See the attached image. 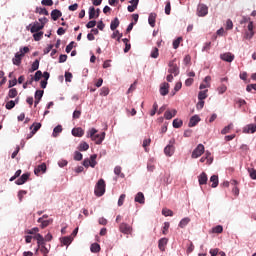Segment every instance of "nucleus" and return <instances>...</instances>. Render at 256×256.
Here are the masks:
<instances>
[{
    "label": "nucleus",
    "mask_w": 256,
    "mask_h": 256,
    "mask_svg": "<svg viewBox=\"0 0 256 256\" xmlns=\"http://www.w3.org/2000/svg\"><path fill=\"white\" fill-rule=\"evenodd\" d=\"M135 203H140V205L145 204V195L143 192H138L134 198Z\"/></svg>",
    "instance_id": "19"
},
{
    "label": "nucleus",
    "mask_w": 256,
    "mask_h": 256,
    "mask_svg": "<svg viewBox=\"0 0 256 256\" xmlns=\"http://www.w3.org/2000/svg\"><path fill=\"white\" fill-rule=\"evenodd\" d=\"M5 107L6 109H8V111H11V109L15 107V102H13V100H10L6 103Z\"/></svg>",
    "instance_id": "58"
},
{
    "label": "nucleus",
    "mask_w": 256,
    "mask_h": 256,
    "mask_svg": "<svg viewBox=\"0 0 256 256\" xmlns=\"http://www.w3.org/2000/svg\"><path fill=\"white\" fill-rule=\"evenodd\" d=\"M92 141H95L96 145H101L103 141H105V132H102L101 134H96L93 138Z\"/></svg>",
    "instance_id": "14"
},
{
    "label": "nucleus",
    "mask_w": 256,
    "mask_h": 256,
    "mask_svg": "<svg viewBox=\"0 0 256 256\" xmlns=\"http://www.w3.org/2000/svg\"><path fill=\"white\" fill-rule=\"evenodd\" d=\"M39 69V59H36L32 65H31V69L29 70L30 73H33L35 71H37Z\"/></svg>",
    "instance_id": "37"
},
{
    "label": "nucleus",
    "mask_w": 256,
    "mask_h": 256,
    "mask_svg": "<svg viewBox=\"0 0 256 256\" xmlns=\"http://www.w3.org/2000/svg\"><path fill=\"white\" fill-rule=\"evenodd\" d=\"M75 45V42L71 41L67 46H66V53H71V51H73V47Z\"/></svg>",
    "instance_id": "60"
},
{
    "label": "nucleus",
    "mask_w": 256,
    "mask_h": 256,
    "mask_svg": "<svg viewBox=\"0 0 256 256\" xmlns=\"http://www.w3.org/2000/svg\"><path fill=\"white\" fill-rule=\"evenodd\" d=\"M18 92H17V88H11L8 91V95L6 97V101H9V99H15V97H17Z\"/></svg>",
    "instance_id": "26"
},
{
    "label": "nucleus",
    "mask_w": 256,
    "mask_h": 256,
    "mask_svg": "<svg viewBox=\"0 0 256 256\" xmlns=\"http://www.w3.org/2000/svg\"><path fill=\"white\" fill-rule=\"evenodd\" d=\"M35 13H38L39 15H49V11L47 8H41V7H36Z\"/></svg>",
    "instance_id": "36"
},
{
    "label": "nucleus",
    "mask_w": 256,
    "mask_h": 256,
    "mask_svg": "<svg viewBox=\"0 0 256 256\" xmlns=\"http://www.w3.org/2000/svg\"><path fill=\"white\" fill-rule=\"evenodd\" d=\"M88 15H89V19H95L96 17V11H95V7L94 6H90L89 7V11H88Z\"/></svg>",
    "instance_id": "39"
},
{
    "label": "nucleus",
    "mask_w": 256,
    "mask_h": 256,
    "mask_svg": "<svg viewBox=\"0 0 256 256\" xmlns=\"http://www.w3.org/2000/svg\"><path fill=\"white\" fill-rule=\"evenodd\" d=\"M95 133H97V129L91 128V129L88 131L86 137H88V138L91 137V139L93 140V138L95 137V135H97V134H95Z\"/></svg>",
    "instance_id": "48"
},
{
    "label": "nucleus",
    "mask_w": 256,
    "mask_h": 256,
    "mask_svg": "<svg viewBox=\"0 0 256 256\" xmlns=\"http://www.w3.org/2000/svg\"><path fill=\"white\" fill-rule=\"evenodd\" d=\"M41 77H43V72L41 70H37L35 75L33 76L34 81H41Z\"/></svg>",
    "instance_id": "40"
},
{
    "label": "nucleus",
    "mask_w": 256,
    "mask_h": 256,
    "mask_svg": "<svg viewBox=\"0 0 256 256\" xmlns=\"http://www.w3.org/2000/svg\"><path fill=\"white\" fill-rule=\"evenodd\" d=\"M71 133L73 137H83L85 135V131L81 127L72 129Z\"/></svg>",
    "instance_id": "21"
},
{
    "label": "nucleus",
    "mask_w": 256,
    "mask_h": 256,
    "mask_svg": "<svg viewBox=\"0 0 256 256\" xmlns=\"http://www.w3.org/2000/svg\"><path fill=\"white\" fill-rule=\"evenodd\" d=\"M165 14L166 15H171V1H166L165 5Z\"/></svg>",
    "instance_id": "49"
},
{
    "label": "nucleus",
    "mask_w": 256,
    "mask_h": 256,
    "mask_svg": "<svg viewBox=\"0 0 256 256\" xmlns=\"http://www.w3.org/2000/svg\"><path fill=\"white\" fill-rule=\"evenodd\" d=\"M43 25L39 23V21H34L33 23H30L28 26H26V31H30V33H37L39 31H42Z\"/></svg>",
    "instance_id": "4"
},
{
    "label": "nucleus",
    "mask_w": 256,
    "mask_h": 256,
    "mask_svg": "<svg viewBox=\"0 0 256 256\" xmlns=\"http://www.w3.org/2000/svg\"><path fill=\"white\" fill-rule=\"evenodd\" d=\"M90 251L91 253H99V251H101V245L97 242L91 244Z\"/></svg>",
    "instance_id": "33"
},
{
    "label": "nucleus",
    "mask_w": 256,
    "mask_h": 256,
    "mask_svg": "<svg viewBox=\"0 0 256 256\" xmlns=\"http://www.w3.org/2000/svg\"><path fill=\"white\" fill-rule=\"evenodd\" d=\"M34 239L37 240L36 252L39 251V249H40V253H42L43 255H47L51 249V244H49L47 247V242H45V238L43 237V235H41L39 233H37L34 236Z\"/></svg>",
    "instance_id": "1"
},
{
    "label": "nucleus",
    "mask_w": 256,
    "mask_h": 256,
    "mask_svg": "<svg viewBox=\"0 0 256 256\" xmlns=\"http://www.w3.org/2000/svg\"><path fill=\"white\" fill-rule=\"evenodd\" d=\"M174 153H175V146H173V144H168L164 148V154L166 155V157H173Z\"/></svg>",
    "instance_id": "13"
},
{
    "label": "nucleus",
    "mask_w": 256,
    "mask_h": 256,
    "mask_svg": "<svg viewBox=\"0 0 256 256\" xmlns=\"http://www.w3.org/2000/svg\"><path fill=\"white\" fill-rule=\"evenodd\" d=\"M96 165H97V154H92L90 156V167H92V169H95Z\"/></svg>",
    "instance_id": "35"
},
{
    "label": "nucleus",
    "mask_w": 256,
    "mask_h": 256,
    "mask_svg": "<svg viewBox=\"0 0 256 256\" xmlns=\"http://www.w3.org/2000/svg\"><path fill=\"white\" fill-rule=\"evenodd\" d=\"M119 229L121 233H124L125 235H129L133 228H131L129 224L123 222L120 224Z\"/></svg>",
    "instance_id": "12"
},
{
    "label": "nucleus",
    "mask_w": 256,
    "mask_h": 256,
    "mask_svg": "<svg viewBox=\"0 0 256 256\" xmlns=\"http://www.w3.org/2000/svg\"><path fill=\"white\" fill-rule=\"evenodd\" d=\"M24 195H27V191L26 190H20L18 192V199H19L20 203H21V201H23V196Z\"/></svg>",
    "instance_id": "64"
},
{
    "label": "nucleus",
    "mask_w": 256,
    "mask_h": 256,
    "mask_svg": "<svg viewBox=\"0 0 256 256\" xmlns=\"http://www.w3.org/2000/svg\"><path fill=\"white\" fill-rule=\"evenodd\" d=\"M190 222L191 219L189 217H185L179 222L178 226L180 227V229H185V227H187V225H189Z\"/></svg>",
    "instance_id": "31"
},
{
    "label": "nucleus",
    "mask_w": 256,
    "mask_h": 256,
    "mask_svg": "<svg viewBox=\"0 0 256 256\" xmlns=\"http://www.w3.org/2000/svg\"><path fill=\"white\" fill-rule=\"evenodd\" d=\"M33 39L34 41H41V39H43V31L34 32Z\"/></svg>",
    "instance_id": "38"
},
{
    "label": "nucleus",
    "mask_w": 256,
    "mask_h": 256,
    "mask_svg": "<svg viewBox=\"0 0 256 256\" xmlns=\"http://www.w3.org/2000/svg\"><path fill=\"white\" fill-rule=\"evenodd\" d=\"M25 53H29V47L27 46L20 48L19 52L15 53V56L12 59L13 65L19 67V65H21V60L23 59V57H25Z\"/></svg>",
    "instance_id": "2"
},
{
    "label": "nucleus",
    "mask_w": 256,
    "mask_h": 256,
    "mask_svg": "<svg viewBox=\"0 0 256 256\" xmlns=\"http://www.w3.org/2000/svg\"><path fill=\"white\" fill-rule=\"evenodd\" d=\"M41 122H35L30 126V130H32V135H35L39 129H41Z\"/></svg>",
    "instance_id": "30"
},
{
    "label": "nucleus",
    "mask_w": 256,
    "mask_h": 256,
    "mask_svg": "<svg viewBox=\"0 0 256 256\" xmlns=\"http://www.w3.org/2000/svg\"><path fill=\"white\" fill-rule=\"evenodd\" d=\"M204 157H207V163L208 165H211V163H213V157L211 156V152L209 151H206L205 153V156Z\"/></svg>",
    "instance_id": "56"
},
{
    "label": "nucleus",
    "mask_w": 256,
    "mask_h": 256,
    "mask_svg": "<svg viewBox=\"0 0 256 256\" xmlns=\"http://www.w3.org/2000/svg\"><path fill=\"white\" fill-rule=\"evenodd\" d=\"M168 67V73L174 75V77H177V75H179V66L176 65L175 60L170 61Z\"/></svg>",
    "instance_id": "7"
},
{
    "label": "nucleus",
    "mask_w": 256,
    "mask_h": 256,
    "mask_svg": "<svg viewBox=\"0 0 256 256\" xmlns=\"http://www.w3.org/2000/svg\"><path fill=\"white\" fill-rule=\"evenodd\" d=\"M220 59H222V61H226V63H233L235 55L231 54V52H226L220 55Z\"/></svg>",
    "instance_id": "9"
},
{
    "label": "nucleus",
    "mask_w": 256,
    "mask_h": 256,
    "mask_svg": "<svg viewBox=\"0 0 256 256\" xmlns=\"http://www.w3.org/2000/svg\"><path fill=\"white\" fill-rule=\"evenodd\" d=\"M231 129H233V124H229L228 126L224 127L221 130L222 135H227V133H229V131H231Z\"/></svg>",
    "instance_id": "50"
},
{
    "label": "nucleus",
    "mask_w": 256,
    "mask_h": 256,
    "mask_svg": "<svg viewBox=\"0 0 256 256\" xmlns=\"http://www.w3.org/2000/svg\"><path fill=\"white\" fill-rule=\"evenodd\" d=\"M162 215L164 217H173V212L170 209L164 208L162 209Z\"/></svg>",
    "instance_id": "46"
},
{
    "label": "nucleus",
    "mask_w": 256,
    "mask_h": 256,
    "mask_svg": "<svg viewBox=\"0 0 256 256\" xmlns=\"http://www.w3.org/2000/svg\"><path fill=\"white\" fill-rule=\"evenodd\" d=\"M199 121H201V118L199 117V115L196 114L192 116L189 120L188 127H195L197 123H199Z\"/></svg>",
    "instance_id": "20"
},
{
    "label": "nucleus",
    "mask_w": 256,
    "mask_h": 256,
    "mask_svg": "<svg viewBox=\"0 0 256 256\" xmlns=\"http://www.w3.org/2000/svg\"><path fill=\"white\" fill-rule=\"evenodd\" d=\"M207 173L202 172L199 176H198V183L199 185H207Z\"/></svg>",
    "instance_id": "23"
},
{
    "label": "nucleus",
    "mask_w": 256,
    "mask_h": 256,
    "mask_svg": "<svg viewBox=\"0 0 256 256\" xmlns=\"http://www.w3.org/2000/svg\"><path fill=\"white\" fill-rule=\"evenodd\" d=\"M100 95L101 97H107V95H109V88L102 87L100 90Z\"/></svg>",
    "instance_id": "53"
},
{
    "label": "nucleus",
    "mask_w": 256,
    "mask_h": 256,
    "mask_svg": "<svg viewBox=\"0 0 256 256\" xmlns=\"http://www.w3.org/2000/svg\"><path fill=\"white\" fill-rule=\"evenodd\" d=\"M62 245L69 247L71 243H73V238L71 236H64L60 239Z\"/></svg>",
    "instance_id": "22"
},
{
    "label": "nucleus",
    "mask_w": 256,
    "mask_h": 256,
    "mask_svg": "<svg viewBox=\"0 0 256 256\" xmlns=\"http://www.w3.org/2000/svg\"><path fill=\"white\" fill-rule=\"evenodd\" d=\"M45 91L43 90H36L35 94H34V107H37V105H39V103H41V99H43V95H44Z\"/></svg>",
    "instance_id": "8"
},
{
    "label": "nucleus",
    "mask_w": 256,
    "mask_h": 256,
    "mask_svg": "<svg viewBox=\"0 0 256 256\" xmlns=\"http://www.w3.org/2000/svg\"><path fill=\"white\" fill-rule=\"evenodd\" d=\"M64 77L66 83H71V79H73V74L71 72H65Z\"/></svg>",
    "instance_id": "55"
},
{
    "label": "nucleus",
    "mask_w": 256,
    "mask_h": 256,
    "mask_svg": "<svg viewBox=\"0 0 256 256\" xmlns=\"http://www.w3.org/2000/svg\"><path fill=\"white\" fill-rule=\"evenodd\" d=\"M172 125L174 129H181V127H183V120L176 118L173 120Z\"/></svg>",
    "instance_id": "34"
},
{
    "label": "nucleus",
    "mask_w": 256,
    "mask_h": 256,
    "mask_svg": "<svg viewBox=\"0 0 256 256\" xmlns=\"http://www.w3.org/2000/svg\"><path fill=\"white\" fill-rule=\"evenodd\" d=\"M63 133V126L61 124H58L56 127H54L52 132V137L57 138L59 137V134Z\"/></svg>",
    "instance_id": "24"
},
{
    "label": "nucleus",
    "mask_w": 256,
    "mask_h": 256,
    "mask_svg": "<svg viewBox=\"0 0 256 256\" xmlns=\"http://www.w3.org/2000/svg\"><path fill=\"white\" fill-rule=\"evenodd\" d=\"M248 173L250 175V178L255 181L256 180V170H255V168H248Z\"/></svg>",
    "instance_id": "52"
},
{
    "label": "nucleus",
    "mask_w": 256,
    "mask_h": 256,
    "mask_svg": "<svg viewBox=\"0 0 256 256\" xmlns=\"http://www.w3.org/2000/svg\"><path fill=\"white\" fill-rule=\"evenodd\" d=\"M236 103H237L239 109H241V107H243V105H247V101H245L244 99H241V98H238L236 100Z\"/></svg>",
    "instance_id": "59"
},
{
    "label": "nucleus",
    "mask_w": 256,
    "mask_h": 256,
    "mask_svg": "<svg viewBox=\"0 0 256 256\" xmlns=\"http://www.w3.org/2000/svg\"><path fill=\"white\" fill-rule=\"evenodd\" d=\"M156 19H157V13L151 12L148 17V23L150 27H155Z\"/></svg>",
    "instance_id": "25"
},
{
    "label": "nucleus",
    "mask_w": 256,
    "mask_h": 256,
    "mask_svg": "<svg viewBox=\"0 0 256 256\" xmlns=\"http://www.w3.org/2000/svg\"><path fill=\"white\" fill-rule=\"evenodd\" d=\"M41 5L44 7H53V0H42Z\"/></svg>",
    "instance_id": "54"
},
{
    "label": "nucleus",
    "mask_w": 256,
    "mask_h": 256,
    "mask_svg": "<svg viewBox=\"0 0 256 256\" xmlns=\"http://www.w3.org/2000/svg\"><path fill=\"white\" fill-rule=\"evenodd\" d=\"M159 93L160 95H162V97L169 95V83L167 82L162 83L160 85Z\"/></svg>",
    "instance_id": "11"
},
{
    "label": "nucleus",
    "mask_w": 256,
    "mask_h": 256,
    "mask_svg": "<svg viewBox=\"0 0 256 256\" xmlns=\"http://www.w3.org/2000/svg\"><path fill=\"white\" fill-rule=\"evenodd\" d=\"M218 95H223L227 91V86L225 84H221L218 88Z\"/></svg>",
    "instance_id": "42"
},
{
    "label": "nucleus",
    "mask_w": 256,
    "mask_h": 256,
    "mask_svg": "<svg viewBox=\"0 0 256 256\" xmlns=\"http://www.w3.org/2000/svg\"><path fill=\"white\" fill-rule=\"evenodd\" d=\"M105 187V180L99 179L94 189V194L96 195V197H103V195H105Z\"/></svg>",
    "instance_id": "3"
},
{
    "label": "nucleus",
    "mask_w": 256,
    "mask_h": 256,
    "mask_svg": "<svg viewBox=\"0 0 256 256\" xmlns=\"http://www.w3.org/2000/svg\"><path fill=\"white\" fill-rule=\"evenodd\" d=\"M83 160V154L79 151L74 152V161H82Z\"/></svg>",
    "instance_id": "47"
},
{
    "label": "nucleus",
    "mask_w": 256,
    "mask_h": 256,
    "mask_svg": "<svg viewBox=\"0 0 256 256\" xmlns=\"http://www.w3.org/2000/svg\"><path fill=\"white\" fill-rule=\"evenodd\" d=\"M78 149L79 151H87L89 149V144H87V142H81Z\"/></svg>",
    "instance_id": "43"
},
{
    "label": "nucleus",
    "mask_w": 256,
    "mask_h": 256,
    "mask_svg": "<svg viewBox=\"0 0 256 256\" xmlns=\"http://www.w3.org/2000/svg\"><path fill=\"white\" fill-rule=\"evenodd\" d=\"M213 233H223V226L217 225L212 229Z\"/></svg>",
    "instance_id": "63"
},
{
    "label": "nucleus",
    "mask_w": 256,
    "mask_h": 256,
    "mask_svg": "<svg viewBox=\"0 0 256 256\" xmlns=\"http://www.w3.org/2000/svg\"><path fill=\"white\" fill-rule=\"evenodd\" d=\"M243 133H247V134L256 133V124H247V125L243 128Z\"/></svg>",
    "instance_id": "15"
},
{
    "label": "nucleus",
    "mask_w": 256,
    "mask_h": 256,
    "mask_svg": "<svg viewBox=\"0 0 256 256\" xmlns=\"http://www.w3.org/2000/svg\"><path fill=\"white\" fill-rule=\"evenodd\" d=\"M175 115H177V110H167L164 113V118L167 119V121L171 120L172 117H175Z\"/></svg>",
    "instance_id": "29"
},
{
    "label": "nucleus",
    "mask_w": 256,
    "mask_h": 256,
    "mask_svg": "<svg viewBox=\"0 0 256 256\" xmlns=\"http://www.w3.org/2000/svg\"><path fill=\"white\" fill-rule=\"evenodd\" d=\"M150 57H152V59H157V57H159V48L154 47L150 53Z\"/></svg>",
    "instance_id": "41"
},
{
    "label": "nucleus",
    "mask_w": 256,
    "mask_h": 256,
    "mask_svg": "<svg viewBox=\"0 0 256 256\" xmlns=\"http://www.w3.org/2000/svg\"><path fill=\"white\" fill-rule=\"evenodd\" d=\"M167 243H169V239H167V238H161L158 241V247H159L160 251H165V246L167 245Z\"/></svg>",
    "instance_id": "28"
},
{
    "label": "nucleus",
    "mask_w": 256,
    "mask_h": 256,
    "mask_svg": "<svg viewBox=\"0 0 256 256\" xmlns=\"http://www.w3.org/2000/svg\"><path fill=\"white\" fill-rule=\"evenodd\" d=\"M208 14H209V7H207V5L202 3L198 4L196 15L198 17H207Z\"/></svg>",
    "instance_id": "5"
},
{
    "label": "nucleus",
    "mask_w": 256,
    "mask_h": 256,
    "mask_svg": "<svg viewBox=\"0 0 256 256\" xmlns=\"http://www.w3.org/2000/svg\"><path fill=\"white\" fill-rule=\"evenodd\" d=\"M207 91L203 90L198 93V101H203L207 97Z\"/></svg>",
    "instance_id": "44"
},
{
    "label": "nucleus",
    "mask_w": 256,
    "mask_h": 256,
    "mask_svg": "<svg viewBox=\"0 0 256 256\" xmlns=\"http://www.w3.org/2000/svg\"><path fill=\"white\" fill-rule=\"evenodd\" d=\"M30 174L29 173H24L22 174L16 181L15 185H25L27 181H29Z\"/></svg>",
    "instance_id": "10"
},
{
    "label": "nucleus",
    "mask_w": 256,
    "mask_h": 256,
    "mask_svg": "<svg viewBox=\"0 0 256 256\" xmlns=\"http://www.w3.org/2000/svg\"><path fill=\"white\" fill-rule=\"evenodd\" d=\"M157 109H159V105L157 104V102H154L153 109L150 111L151 117H154L155 113H157Z\"/></svg>",
    "instance_id": "57"
},
{
    "label": "nucleus",
    "mask_w": 256,
    "mask_h": 256,
    "mask_svg": "<svg viewBox=\"0 0 256 256\" xmlns=\"http://www.w3.org/2000/svg\"><path fill=\"white\" fill-rule=\"evenodd\" d=\"M37 223H40L41 229H45V227H49L53 223V219L43 220V218H38Z\"/></svg>",
    "instance_id": "18"
},
{
    "label": "nucleus",
    "mask_w": 256,
    "mask_h": 256,
    "mask_svg": "<svg viewBox=\"0 0 256 256\" xmlns=\"http://www.w3.org/2000/svg\"><path fill=\"white\" fill-rule=\"evenodd\" d=\"M205 153V146L203 144H198L197 147L192 152V159H199Z\"/></svg>",
    "instance_id": "6"
},
{
    "label": "nucleus",
    "mask_w": 256,
    "mask_h": 256,
    "mask_svg": "<svg viewBox=\"0 0 256 256\" xmlns=\"http://www.w3.org/2000/svg\"><path fill=\"white\" fill-rule=\"evenodd\" d=\"M38 21H39V24L42 25L43 29H45V25L49 23V19H47V17L39 18Z\"/></svg>",
    "instance_id": "51"
},
{
    "label": "nucleus",
    "mask_w": 256,
    "mask_h": 256,
    "mask_svg": "<svg viewBox=\"0 0 256 256\" xmlns=\"http://www.w3.org/2000/svg\"><path fill=\"white\" fill-rule=\"evenodd\" d=\"M183 38L178 37L177 39H175L172 43L173 45V49H179V45H181V41Z\"/></svg>",
    "instance_id": "45"
},
{
    "label": "nucleus",
    "mask_w": 256,
    "mask_h": 256,
    "mask_svg": "<svg viewBox=\"0 0 256 256\" xmlns=\"http://www.w3.org/2000/svg\"><path fill=\"white\" fill-rule=\"evenodd\" d=\"M210 182L212 183V184H211L212 189L217 188V187L219 186V176H217V175H212V176L210 177Z\"/></svg>",
    "instance_id": "27"
},
{
    "label": "nucleus",
    "mask_w": 256,
    "mask_h": 256,
    "mask_svg": "<svg viewBox=\"0 0 256 256\" xmlns=\"http://www.w3.org/2000/svg\"><path fill=\"white\" fill-rule=\"evenodd\" d=\"M256 91V84H248L247 86H246V91H247V93H251V91Z\"/></svg>",
    "instance_id": "61"
},
{
    "label": "nucleus",
    "mask_w": 256,
    "mask_h": 256,
    "mask_svg": "<svg viewBox=\"0 0 256 256\" xmlns=\"http://www.w3.org/2000/svg\"><path fill=\"white\" fill-rule=\"evenodd\" d=\"M120 22H119V18H114L111 23H110V29L111 31H115L117 30V27H119Z\"/></svg>",
    "instance_id": "32"
},
{
    "label": "nucleus",
    "mask_w": 256,
    "mask_h": 256,
    "mask_svg": "<svg viewBox=\"0 0 256 256\" xmlns=\"http://www.w3.org/2000/svg\"><path fill=\"white\" fill-rule=\"evenodd\" d=\"M46 172H47V164H45V163L38 165L34 169V175H39V173H46Z\"/></svg>",
    "instance_id": "17"
},
{
    "label": "nucleus",
    "mask_w": 256,
    "mask_h": 256,
    "mask_svg": "<svg viewBox=\"0 0 256 256\" xmlns=\"http://www.w3.org/2000/svg\"><path fill=\"white\" fill-rule=\"evenodd\" d=\"M52 21H57L60 17H63V12L59 9H54L50 13Z\"/></svg>",
    "instance_id": "16"
},
{
    "label": "nucleus",
    "mask_w": 256,
    "mask_h": 256,
    "mask_svg": "<svg viewBox=\"0 0 256 256\" xmlns=\"http://www.w3.org/2000/svg\"><path fill=\"white\" fill-rule=\"evenodd\" d=\"M67 165H69V162L65 159H61L58 161V166L63 168V167H67Z\"/></svg>",
    "instance_id": "62"
}]
</instances>
